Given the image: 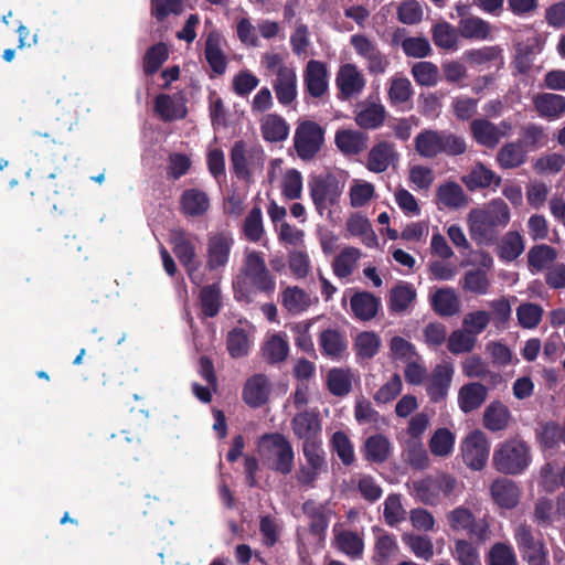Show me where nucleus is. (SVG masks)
Masks as SVG:
<instances>
[{"instance_id":"f257e3e1","label":"nucleus","mask_w":565,"mask_h":565,"mask_svg":"<svg viewBox=\"0 0 565 565\" xmlns=\"http://www.w3.org/2000/svg\"><path fill=\"white\" fill-rule=\"evenodd\" d=\"M446 521L454 533H465L468 539H457L451 548V556L458 565H481L478 547L491 537L488 519L477 518L473 512L459 505L446 514Z\"/></svg>"},{"instance_id":"f03ea898","label":"nucleus","mask_w":565,"mask_h":565,"mask_svg":"<svg viewBox=\"0 0 565 565\" xmlns=\"http://www.w3.org/2000/svg\"><path fill=\"white\" fill-rule=\"evenodd\" d=\"M242 276L233 282L234 297L239 302L250 303L256 292L271 295L276 288L275 277L267 269L262 253L250 250L246 253Z\"/></svg>"},{"instance_id":"7ed1b4c3","label":"nucleus","mask_w":565,"mask_h":565,"mask_svg":"<svg viewBox=\"0 0 565 565\" xmlns=\"http://www.w3.org/2000/svg\"><path fill=\"white\" fill-rule=\"evenodd\" d=\"M510 221V209L501 200H492L486 209H473L468 214L469 234L479 246L492 245L499 236V228Z\"/></svg>"},{"instance_id":"20e7f679","label":"nucleus","mask_w":565,"mask_h":565,"mask_svg":"<svg viewBox=\"0 0 565 565\" xmlns=\"http://www.w3.org/2000/svg\"><path fill=\"white\" fill-rule=\"evenodd\" d=\"M415 150L427 159L439 154L457 157L467 151V142L463 137L449 130L423 129L414 138Z\"/></svg>"},{"instance_id":"39448f33","label":"nucleus","mask_w":565,"mask_h":565,"mask_svg":"<svg viewBox=\"0 0 565 565\" xmlns=\"http://www.w3.org/2000/svg\"><path fill=\"white\" fill-rule=\"evenodd\" d=\"M492 462L504 475L522 473L531 462L530 447L521 439L507 440L494 450Z\"/></svg>"},{"instance_id":"423d86ee","label":"nucleus","mask_w":565,"mask_h":565,"mask_svg":"<svg viewBox=\"0 0 565 565\" xmlns=\"http://www.w3.org/2000/svg\"><path fill=\"white\" fill-rule=\"evenodd\" d=\"M513 537L522 558L529 565L548 564V550L539 530L521 523L514 529Z\"/></svg>"},{"instance_id":"0eeeda50","label":"nucleus","mask_w":565,"mask_h":565,"mask_svg":"<svg viewBox=\"0 0 565 565\" xmlns=\"http://www.w3.org/2000/svg\"><path fill=\"white\" fill-rule=\"evenodd\" d=\"M302 454L306 460L296 471V480L301 487L315 488L321 473L328 472L327 454L321 441L302 443Z\"/></svg>"},{"instance_id":"6e6552de","label":"nucleus","mask_w":565,"mask_h":565,"mask_svg":"<svg viewBox=\"0 0 565 565\" xmlns=\"http://www.w3.org/2000/svg\"><path fill=\"white\" fill-rule=\"evenodd\" d=\"M457 486V480L447 473L428 475L413 481L414 497L425 505H437L440 495L449 497Z\"/></svg>"},{"instance_id":"1a4fd4ad","label":"nucleus","mask_w":565,"mask_h":565,"mask_svg":"<svg viewBox=\"0 0 565 565\" xmlns=\"http://www.w3.org/2000/svg\"><path fill=\"white\" fill-rule=\"evenodd\" d=\"M259 446L270 456V468L287 476L294 469L295 451L290 441L280 433H267L259 438Z\"/></svg>"},{"instance_id":"9d476101","label":"nucleus","mask_w":565,"mask_h":565,"mask_svg":"<svg viewBox=\"0 0 565 565\" xmlns=\"http://www.w3.org/2000/svg\"><path fill=\"white\" fill-rule=\"evenodd\" d=\"M309 194L317 212L323 215L324 211L338 203L342 189L333 175H316L309 182Z\"/></svg>"},{"instance_id":"9b49d317","label":"nucleus","mask_w":565,"mask_h":565,"mask_svg":"<svg viewBox=\"0 0 565 565\" xmlns=\"http://www.w3.org/2000/svg\"><path fill=\"white\" fill-rule=\"evenodd\" d=\"M324 141V130L315 121L299 124L294 136V146L302 160H311L320 151Z\"/></svg>"},{"instance_id":"f8f14e48","label":"nucleus","mask_w":565,"mask_h":565,"mask_svg":"<svg viewBox=\"0 0 565 565\" xmlns=\"http://www.w3.org/2000/svg\"><path fill=\"white\" fill-rule=\"evenodd\" d=\"M234 243V237L230 232L223 231L209 234L206 262L210 271L222 270L227 266Z\"/></svg>"},{"instance_id":"ddd939ff","label":"nucleus","mask_w":565,"mask_h":565,"mask_svg":"<svg viewBox=\"0 0 565 565\" xmlns=\"http://www.w3.org/2000/svg\"><path fill=\"white\" fill-rule=\"evenodd\" d=\"M265 153L262 148L246 149V143L243 140L236 141L230 152V161L233 173L244 181H249L252 172L248 166H263Z\"/></svg>"},{"instance_id":"4468645a","label":"nucleus","mask_w":565,"mask_h":565,"mask_svg":"<svg viewBox=\"0 0 565 565\" xmlns=\"http://www.w3.org/2000/svg\"><path fill=\"white\" fill-rule=\"evenodd\" d=\"M350 44L358 55L366 60V68L371 75L379 76L386 72L390 62L376 43L363 34H353L350 38Z\"/></svg>"},{"instance_id":"2eb2a0df","label":"nucleus","mask_w":565,"mask_h":565,"mask_svg":"<svg viewBox=\"0 0 565 565\" xmlns=\"http://www.w3.org/2000/svg\"><path fill=\"white\" fill-rule=\"evenodd\" d=\"M462 58L471 68L479 72H499L504 66L503 49L500 45L466 50Z\"/></svg>"},{"instance_id":"dca6fc26","label":"nucleus","mask_w":565,"mask_h":565,"mask_svg":"<svg viewBox=\"0 0 565 565\" xmlns=\"http://www.w3.org/2000/svg\"><path fill=\"white\" fill-rule=\"evenodd\" d=\"M490 445L481 430L470 433L462 444L463 462L473 470H481L489 458Z\"/></svg>"},{"instance_id":"f3484780","label":"nucleus","mask_w":565,"mask_h":565,"mask_svg":"<svg viewBox=\"0 0 565 565\" xmlns=\"http://www.w3.org/2000/svg\"><path fill=\"white\" fill-rule=\"evenodd\" d=\"M335 85L339 90L338 98L340 100H348L362 93L365 87V78L355 64L347 63L340 66L335 77Z\"/></svg>"},{"instance_id":"a211bd4d","label":"nucleus","mask_w":565,"mask_h":565,"mask_svg":"<svg viewBox=\"0 0 565 565\" xmlns=\"http://www.w3.org/2000/svg\"><path fill=\"white\" fill-rule=\"evenodd\" d=\"M399 160V153L395 143L381 140L375 142L370 149L365 167L374 173L385 172L391 166H395Z\"/></svg>"},{"instance_id":"6ab92c4d","label":"nucleus","mask_w":565,"mask_h":565,"mask_svg":"<svg viewBox=\"0 0 565 565\" xmlns=\"http://www.w3.org/2000/svg\"><path fill=\"white\" fill-rule=\"evenodd\" d=\"M306 92L313 98H322L329 90V73L326 63L310 60L303 71Z\"/></svg>"},{"instance_id":"aec40b11","label":"nucleus","mask_w":565,"mask_h":565,"mask_svg":"<svg viewBox=\"0 0 565 565\" xmlns=\"http://www.w3.org/2000/svg\"><path fill=\"white\" fill-rule=\"evenodd\" d=\"M386 118L385 107L370 99L358 103L354 110L355 124L364 130H375L383 126Z\"/></svg>"},{"instance_id":"412c9836","label":"nucleus","mask_w":565,"mask_h":565,"mask_svg":"<svg viewBox=\"0 0 565 565\" xmlns=\"http://www.w3.org/2000/svg\"><path fill=\"white\" fill-rule=\"evenodd\" d=\"M452 376L454 367L451 364L443 363L435 366L426 385L430 402L440 403L447 397Z\"/></svg>"},{"instance_id":"4be33fe9","label":"nucleus","mask_w":565,"mask_h":565,"mask_svg":"<svg viewBox=\"0 0 565 565\" xmlns=\"http://www.w3.org/2000/svg\"><path fill=\"white\" fill-rule=\"evenodd\" d=\"M271 391L269 379L265 374H254L245 382L242 398L252 408H259L269 399Z\"/></svg>"},{"instance_id":"5701e85b","label":"nucleus","mask_w":565,"mask_h":565,"mask_svg":"<svg viewBox=\"0 0 565 565\" xmlns=\"http://www.w3.org/2000/svg\"><path fill=\"white\" fill-rule=\"evenodd\" d=\"M291 429L302 443L321 441V423L319 415L313 412L297 413L291 419Z\"/></svg>"},{"instance_id":"b1692460","label":"nucleus","mask_w":565,"mask_h":565,"mask_svg":"<svg viewBox=\"0 0 565 565\" xmlns=\"http://www.w3.org/2000/svg\"><path fill=\"white\" fill-rule=\"evenodd\" d=\"M372 532L375 536L372 564L373 565H390L391 559L398 552V544L396 536L386 532L380 526H373Z\"/></svg>"},{"instance_id":"393cba45","label":"nucleus","mask_w":565,"mask_h":565,"mask_svg":"<svg viewBox=\"0 0 565 565\" xmlns=\"http://www.w3.org/2000/svg\"><path fill=\"white\" fill-rule=\"evenodd\" d=\"M470 132L473 140L487 149L497 148L500 140L507 137V131H502L487 118L473 119L470 122Z\"/></svg>"},{"instance_id":"a878e982","label":"nucleus","mask_w":565,"mask_h":565,"mask_svg":"<svg viewBox=\"0 0 565 565\" xmlns=\"http://www.w3.org/2000/svg\"><path fill=\"white\" fill-rule=\"evenodd\" d=\"M273 88L281 105H290L297 97V75L295 68L279 67L276 71Z\"/></svg>"},{"instance_id":"bb28decb","label":"nucleus","mask_w":565,"mask_h":565,"mask_svg":"<svg viewBox=\"0 0 565 565\" xmlns=\"http://www.w3.org/2000/svg\"><path fill=\"white\" fill-rule=\"evenodd\" d=\"M488 397V387L480 382L462 385L458 392V406L465 414H469L482 406Z\"/></svg>"},{"instance_id":"cd10ccee","label":"nucleus","mask_w":565,"mask_h":565,"mask_svg":"<svg viewBox=\"0 0 565 565\" xmlns=\"http://www.w3.org/2000/svg\"><path fill=\"white\" fill-rule=\"evenodd\" d=\"M350 307L355 319L370 321L377 315L381 299L370 291H356L350 299Z\"/></svg>"},{"instance_id":"c85d7f7f","label":"nucleus","mask_w":565,"mask_h":565,"mask_svg":"<svg viewBox=\"0 0 565 565\" xmlns=\"http://www.w3.org/2000/svg\"><path fill=\"white\" fill-rule=\"evenodd\" d=\"M437 204L449 210H459L468 205L469 198L461 185L455 181L441 183L436 191Z\"/></svg>"},{"instance_id":"c756f323","label":"nucleus","mask_w":565,"mask_h":565,"mask_svg":"<svg viewBox=\"0 0 565 565\" xmlns=\"http://www.w3.org/2000/svg\"><path fill=\"white\" fill-rule=\"evenodd\" d=\"M491 497L495 504L503 509H513L519 503L520 491L514 481L501 478L492 482Z\"/></svg>"},{"instance_id":"7c9ffc66","label":"nucleus","mask_w":565,"mask_h":565,"mask_svg":"<svg viewBox=\"0 0 565 565\" xmlns=\"http://www.w3.org/2000/svg\"><path fill=\"white\" fill-rule=\"evenodd\" d=\"M367 135L360 130L341 129L335 132L337 148L345 156L361 153L367 147Z\"/></svg>"},{"instance_id":"2f4dec72","label":"nucleus","mask_w":565,"mask_h":565,"mask_svg":"<svg viewBox=\"0 0 565 565\" xmlns=\"http://www.w3.org/2000/svg\"><path fill=\"white\" fill-rule=\"evenodd\" d=\"M180 209L185 216L199 217L210 209V199L203 190L186 189L180 196Z\"/></svg>"},{"instance_id":"473e14b6","label":"nucleus","mask_w":565,"mask_h":565,"mask_svg":"<svg viewBox=\"0 0 565 565\" xmlns=\"http://www.w3.org/2000/svg\"><path fill=\"white\" fill-rule=\"evenodd\" d=\"M364 459L372 463H383L392 455V444L383 434L367 437L362 447Z\"/></svg>"},{"instance_id":"72a5a7b5","label":"nucleus","mask_w":565,"mask_h":565,"mask_svg":"<svg viewBox=\"0 0 565 565\" xmlns=\"http://www.w3.org/2000/svg\"><path fill=\"white\" fill-rule=\"evenodd\" d=\"M533 105L539 115L548 120L558 119L565 114V97L553 93H540L534 96Z\"/></svg>"},{"instance_id":"f704fd0d","label":"nucleus","mask_w":565,"mask_h":565,"mask_svg":"<svg viewBox=\"0 0 565 565\" xmlns=\"http://www.w3.org/2000/svg\"><path fill=\"white\" fill-rule=\"evenodd\" d=\"M463 184L469 191L489 188L491 184L500 186L501 177L495 174L494 171L487 168L483 163H477L471 171L461 178Z\"/></svg>"},{"instance_id":"c9c22d12","label":"nucleus","mask_w":565,"mask_h":565,"mask_svg":"<svg viewBox=\"0 0 565 565\" xmlns=\"http://www.w3.org/2000/svg\"><path fill=\"white\" fill-rule=\"evenodd\" d=\"M154 111L163 121L183 119L188 115L184 100H177L168 94H159L154 99Z\"/></svg>"},{"instance_id":"e433bc0d","label":"nucleus","mask_w":565,"mask_h":565,"mask_svg":"<svg viewBox=\"0 0 565 565\" xmlns=\"http://www.w3.org/2000/svg\"><path fill=\"white\" fill-rule=\"evenodd\" d=\"M199 302L201 307V313L205 318L216 317L222 307L223 298L220 282H213L203 286L199 292Z\"/></svg>"},{"instance_id":"4c0bfd02","label":"nucleus","mask_w":565,"mask_h":565,"mask_svg":"<svg viewBox=\"0 0 565 565\" xmlns=\"http://www.w3.org/2000/svg\"><path fill=\"white\" fill-rule=\"evenodd\" d=\"M321 353L330 359H340L348 348L345 335L337 329H326L319 334Z\"/></svg>"},{"instance_id":"58836bf2","label":"nucleus","mask_w":565,"mask_h":565,"mask_svg":"<svg viewBox=\"0 0 565 565\" xmlns=\"http://www.w3.org/2000/svg\"><path fill=\"white\" fill-rule=\"evenodd\" d=\"M527 150L522 142L511 141L504 143L497 153V162L502 169H515L525 163Z\"/></svg>"},{"instance_id":"ea45409f","label":"nucleus","mask_w":565,"mask_h":565,"mask_svg":"<svg viewBox=\"0 0 565 565\" xmlns=\"http://www.w3.org/2000/svg\"><path fill=\"white\" fill-rule=\"evenodd\" d=\"M511 413L500 401L491 402L483 413V426L491 431H500L508 427Z\"/></svg>"},{"instance_id":"a19ab883","label":"nucleus","mask_w":565,"mask_h":565,"mask_svg":"<svg viewBox=\"0 0 565 565\" xmlns=\"http://www.w3.org/2000/svg\"><path fill=\"white\" fill-rule=\"evenodd\" d=\"M434 311L441 317H451L459 310V300L451 288H439L430 297Z\"/></svg>"},{"instance_id":"79ce46f5","label":"nucleus","mask_w":565,"mask_h":565,"mask_svg":"<svg viewBox=\"0 0 565 565\" xmlns=\"http://www.w3.org/2000/svg\"><path fill=\"white\" fill-rule=\"evenodd\" d=\"M260 131L266 141L279 142L288 137L289 126L280 115L268 114L262 120Z\"/></svg>"},{"instance_id":"37998d69","label":"nucleus","mask_w":565,"mask_h":565,"mask_svg":"<svg viewBox=\"0 0 565 565\" xmlns=\"http://www.w3.org/2000/svg\"><path fill=\"white\" fill-rule=\"evenodd\" d=\"M173 253L183 267L198 258L195 245L185 231H178L172 235Z\"/></svg>"},{"instance_id":"c03bdc74","label":"nucleus","mask_w":565,"mask_h":565,"mask_svg":"<svg viewBox=\"0 0 565 565\" xmlns=\"http://www.w3.org/2000/svg\"><path fill=\"white\" fill-rule=\"evenodd\" d=\"M329 447L343 466L350 467L355 462L354 445L344 431L337 430L333 433Z\"/></svg>"},{"instance_id":"a18cd8bd","label":"nucleus","mask_w":565,"mask_h":565,"mask_svg":"<svg viewBox=\"0 0 565 565\" xmlns=\"http://www.w3.org/2000/svg\"><path fill=\"white\" fill-rule=\"evenodd\" d=\"M281 303L292 315L306 311L311 306L310 296L301 288L287 287L281 292Z\"/></svg>"},{"instance_id":"49530a36","label":"nucleus","mask_w":565,"mask_h":565,"mask_svg":"<svg viewBox=\"0 0 565 565\" xmlns=\"http://www.w3.org/2000/svg\"><path fill=\"white\" fill-rule=\"evenodd\" d=\"M361 257V250L356 247L343 248L333 259L332 269L337 277L347 278L350 276Z\"/></svg>"},{"instance_id":"de8ad7c7","label":"nucleus","mask_w":565,"mask_h":565,"mask_svg":"<svg viewBox=\"0 0 565 565\" xmlns=\"http://www.w3.org/2000/svg\"><path fill=\"white\" fill-rule=\"evenodd\" d=\"M416 298V290L411 284L401 282L394 286L390 292L388 308L392 312H403Z\"/></svg>"},{"instance_id":"09e8293b","label":"nucleus","mask_w":565,"mask_h":565,"mask_svg":"<svg viewBox=\"0 0 565 565\" xmlns=\"http://www.w3.org/2000/svg\"><path fill=\"white\" fill-rule=\"evenodd\" d=\"M556 257L557 252L554 247L546 244L534 245L527 253V264L532 271H542L547 269Z\"/></svg>"},{"instance_id":"8fccbe9b","label":"nucleus","mask_w":565,"mask_h":565,"mask_svg":"<svg viewBox=\"0 0 565 565\" xmlns=\"http://www.w3.org/2000/svg\"><path fill=\"white\" fill-rule=\"evenodd\" d=\"M169 58L168 45L163 42L151 45L145 53L142 67L146 75L156 74Z\"/></svg>"},{"instance_id":"3c124183","label":"nucleus","mask_w":565,"mask_h":565,"mask_svg":"<svg viewBox=\"0 0 565 565\" xmlns=\"http://www.w3.org/2000/svg\"><path fill=\"white\" fill-rule=\"evenodd\" d=\"M327 387L334 396H345L352 390V375L349 370L331 369L327 375Z\"/></svg>"},{"instance_id":"603ef678","label":"nucleus","mask_w":565,"mask_h":565,"mask_svg":"<svg viewBox=\"0 0 565 565\" xmlns=\"http://www.w3.org/2000/svg\"><path fill=\"white\" fill-rule=\"evenodd\" d=\"M262 350L266 362L276 364L287 359L289 344L280 334H274L264 343Z\"/></svg>"},{"instance_id":"864d4df0","label":"nucleus","mask_w":565,"mask_h":565,"mask_svg":"<svg viewBox=\"0 0 565 565\" xmlns=\"http://www.w3.org/2000/svg\"><path fill=\"white\" fill-rule=\"evenodd\" d=\"M402 540L416 557L424 561H429L433 558L434 544L430 537L426 535L405 533L403 534Z\"/></svg>"},{"instance_id":"5fc2aeb1","label":"nucleus","mask_w":565,"mask_h":565,"mask_svg":"<svg viewBox=\"0 0 565 565\" xmlns=\"http://www.w3.org/2000/svg\"><path fill=\"white\" fill-rule=\"evenodd\" d=\"M458 30L465 39L486 40L490 34L489 23L478 17L461 19Z\"/></svg>"},{"instance_id":"6e6d98bb","label":"nucleus","mask_w":565,"mask_h":565,"mask_svg":"<svg viewBox=\"0 0 565 565\" xmlns=\"http://www.w3.org/2000/svg\"><path fill=\"white\" fill-rule=\"evenodd\" d=\"M243 235L249 242L257 243L264 235L263 213L258 205L253 206L244 220Z\"/></svg>"},{"instance_id":"4d7b16f0","label":"nucleus","mask_w":565,"mask_h":565,"mask_svg":"<svg viewBox=\"0 0 565 565\" xmlns=\"http://www.w3.org/2000/svg\"><path fill=\"white\" fill-rule=\"evenodd\" d=\"M226 348L228 354L233 359L247 355L250 348V341L246 330L237 327L232 329L227 334Z\"/></svg>"},{"instance_id":"13d9d810","label":"nucleus","mask_w":565,"mask_h":565,"mask_svg":"<svg viewBox=\"0 0 565 565\" xmlns=\"http://www.w3.org/2000/svg\"><path fill=\"white\" fill-rule=\"evenodd\" d=\"M337 544L341 552L351 558H360L363 554V539L353 531H342L337 536Z\"/></svg>"},{"instance_id":"bf43d9fd","label":"nucleus","mask_w":565,"mask_h":565,"mask_svg":"<svg viewBox=\"0 0 565 565\" xmlns=\"http://www.w3.org/2000/svg\"><path fill=\"white\" fill-rule=\"evenodd\" d=\"M454 446L455 435L448 428H438L429 439V449L437 457H448Z\"/></svg>"},{"instance_id":"052dcab7","label":"nucleus","mask_w":565,"mask_h":565,"mask_svg":"<svg viewBox=\"0 0 565 565\" xmlns=\"http://www.w3.org/2000/svg\"><path fill=\"white\" fill-rule=\"evenodd\" d=\"M487 565H518V557L511 544L494 543L487 554Z\"/></svg>"},{"instance_id":"680f3d73","label":"nucleus","mask_w":565,"mask_h":565,"mask_svg":"<svg viewBox=\"0 0 565 565\" xmlns=\"http://www.w3.org/2000/svg\"><path fill=\"white\" fill-rule=\"evenodd\" d=\"M204 57L216 75H223L227 67V60L217 40L207 38L204 47Z\"/></svg>"},{"instance_id":"e2e57ef3","label":"nucleus","mask_w":565,"mask_h":565,"mask_svg":"<svg viewBox=\"0 0 565 565\" xmlns=\"http://www.w3.org/2000/svg\"><path fill=\"white\" fill-rule=\"evenodd\" d=\"M524 250V242L519 232H508L499 246V256L505 262L515 260Z\"/></svg>"},{"instance_id":"0e129e2a","label":"nucleus","mask_w":565,"mask_h":565,"mask_svg":"<svg viewBox=\"0 0 565 565\" xmlns=\"http://www.w3.org/2000/svg\"><path fill=\"white\" fill-rule=\"evenodd\" d=\"M411 72L415 82L426 87L435 86L440 77L437 65L427 61L415 63Z\"/></svg>"},{"instance_id":"69168bd1","label":"nucleus","mask_w":565,"mask_h":565,"mask_svg":"<svg viewBox=\"0 0 565 565\" xmlns=\"http://www.w3.org/2000/svg\"><path fill=\"white\" fill-rule=\"evenodd\" d=\"M490 285V279L483 269H471L463 276L462 288L471 294L486 295L489 292Z\"/></svg>"},{"instance_id":"338daca9","label":"nucleus","mask_w":565,"mask_h":565,"mask_svg":"<svg viewBox=\"0 0 565 565\" xmlns=\"http://www.w3.org/2000/svg\"><path fill=\"white\" fill-rule=\"evenodd\" d=\"M380 337L372 331H363L359 333L354 343L356 355L362 359L374 358L380 350Z\"/></svg>"},{"instance_id":"774afa93","label":"nucleus","mask_w":565,"mask_h":565,"mask_svg":"<svg viewBox=\"0 0 565 565\" xmlns=\"http://www.w3.org/2000/svg\"><path fill=\"white\" fill-rule=\"evenodd\" d=\"M477 338L470 332L455 330L450 333L447 341V348L452 354L469 353L475 349Z\"/></svg>"}]
</instances>
